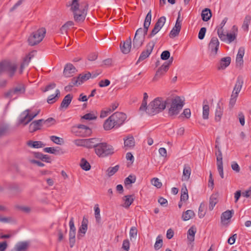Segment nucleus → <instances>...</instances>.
Listing matches in <instances>:
<instances>
[{"mask_svg": "<svg viewBox=\"0 0 251 251\" xmlns=\"http://www.w3.org/2000/svg\"><path fill=\"white\" fill-rule=\"evenodd\" d=\"M227 21V18L225 17L222 20L220 25L216 27V29L217 31V34L221 41L227 44H230L236 39L238 28L236 25H233L232 28L231 32L230 33H226V34L224 27Z\"/></svg>", "mask_w": 251, "mask_h": 251, "instance_id": "nucleus-1", "label": "nucleus"}, {"mask_svg": "<svg viewBox=\"0 0 251 251\" xmlns=\"http://www.w3.org/2000/svg\"><path fill=\"white\" fill-rule=\"evenodd\" d=\"M88 5L86 3L79 4L78 0H73L71 9L74 15V19L77 22H83L87 15Z\"/></svg>", "mask_w": 251, "mask_h": 251, "instance_id": "nucleus-2", "label": "nucleus"}, {"mask_svg": "<svg viewBox=\"0 0 251 251\" xmlns=\"http://www.w3.org/2000/svg\"><path fill=\"white\" fill-rule=\"evenodd\" d=\"M166 104V100L162 98H157L150 103L145 112L149 115H154L165 109Z\"/></svg>", "mask_w": 251, "mask_h": 251, "instance_id": "nucleus-3", "label": "nucleus"}, {"mask_svg": "<svg viewBox=\"0 0 251 251\" xmlns=\"http://www.w3.org/2000/svg\"><path fill=\"white\" fill-rule=\"evenodd\" d=\"M95 151L96 154L101 157L112 154L114 152L113 147L106 143H98Z\"/></svg>", "mask_w": 251, "mask_h": 251, "instance_id": "nucleus-4", "label": "nucleus"}, {"mask_svg": "<svg viewBox=\"0 0 251 251\" xmlns=\"http://www.w3.org/2000/svg\"><path fill=\"white\" fill-rule=\"evenodd\" d=\"M184 100L179 97H175L172 101L170 107L169 109V114L171 116L176 115L178 114L182 108Z\"/></svg>", "mask_w": 251, "mask_h": 251, "instance_id": "nucleus-5", "label": "nucleus"}, {"mask_svg": "<svg viewBox=\"0 0 251 251\" xmlns=\"http://www.w3.org/2000/svg\"><path fill=\"white\" fill-rule=\"evenodd\" d=\"M46 33L45 28H41L32 32L28 37V44L31 46L36 45L41 42Z\"/></svg>", "mask_w": 251, "mask_h": 251, "instance_id": "nucleus-6", "label": "nucleus"}, {"mask_svg": "<svg viewBox=\"0 0 251 251\" xmlns=\"http://www.w3.org/2000/svg\"><path fill=\"white\" fill-rule=\"evenodd\" d=\"M16 64L9 61H4L0 62V75L4 72L9 73L10 77H12L17 69Z\"/></svg>", "mask_w": 251, "mask_h": 251, "instance_id": "nucleus-7", "label": "nucleus"}, {"mask_svg": "<svg viewBox=\"0 0 251 251\" xmlns=\"http://www.w3.org/2000/svg\"><path fill=\"white\" fill-rule=\"evenodd\" d=\"M220 42L217 37L211 38L208 47V50L210 57L214 58L218 53Z\"/></svg>", "mask_w": 251, "mask_h": 251, "instance_id": "nucleus-8", "label": "nucleus"}, {"mask_svg": "<svg viewBox=\"0 0 251 251\" xmlns=\"http://www.w3.org/2000/svg\"><path fill=\"white\" fill-rule=\"evenodd\" d=\"M25 86L23 84H20L13 87L5 93L4 96L6 98H11L14 96L17 97L25 92Z\"/></svg>", "mask_w": 251, "mask_h": 251, "instance_id": "nucleus-9", "label": "nucleus"}, {"mask_svg": "<svg viewBox=\"0 0 251 251\" xmlns=\"http://www.w3.org/2000/svg\"><path fill=\"white\" fill-rule=\"evenodd\" d=\"M111 116L114 123L116 125V128L122 126L126 119V115L122 112H115Z\"/></svg>", "mask_w": 251, "mask_h": 251, "instance_id": "nucleus-10", "label": "nucleus"}, {"mask_svg": "<svg viewBox=\"0 0 251 251\" xmlns=\"http://www.w3.org/2000/svg\"><path fill=\"white\" fill-rule=\"evenodd\" d=\"M166 21V18L165 16H162L159 18L155 23L151 34L149 35V37L151 38L156 35L164 26Z\"/></svg>", "mask_w": 251, "mask_h": 251, "instance_id": "nucleus-11", "label": "nucleus"}, {"mask_svg": "<svg viewBox=\"0 0 251 251\" xmlns=\"http://www.w3.org/2000/svg\"><path fill=\"white\" fill-rule=\"evenodd\" d=\"M155 42L153 41H150L146 46V49L141 53L138 61H143L149 56L152 51Z\"/></svg>", "mask_w": 251, "mask_h": 251, "instance_id": "nucleus-12", "label": "nucleus"}, {"mask_svg": "<svg viewBox=\"0 0 251 251\" xmlns=\"http://www.w3.org/2000/svg\"><path fill=\"white\" fill-rule=\"evenodd\" d=\"M76 129V135L79 136H85L90 134L91 130L88 126L83 125H78L74 127Z\"/></svg>", "mask_w": 251, "mask_h": 251, "instance_id": "nucleus-13", "label": "nucleus"}, {"mask_svg": "<svg viewBox=\"0 0 251 251\" xmlns=\"http://www.w3.org/2000/svg\"><path fill=\"white\" fill-rule=\"evenodd\" d=\"M91 76V74L89 72L80 74L77 78H73L72 83L73 85H79L88 80Z\"/></svg>", "mask_w": 251, "mask_h": 251, "instance_id": "nucleus-14", "label": "nucleus"}, {"mask_svg": "<svg viewBox=\"0 0 251 251\" xmlns=\"http://www.w3.org/2000/svg\"><path fill=\"white\" fill-rule=\"evenodd\" d=\"M77 71L75 67L71 63H67L65 65L63 75L66 77H70L73 76Z\"/></svg>", "mask_w": 251, "mask_h": 251, "instance_id": "nucleus-15", "label": "nucleus"}, {"mask_svg": "<svg viewBox=\"0 0 251 251\" xmlns=\"http://www.w3.org/2000/svg\"><path fill=\"white\" fill-rule=\"evenodd\" d=\"M181 27V21L180 20V15H179L176 22V24L174 27L170 32V37L174 38L179 34Z\"/></svg>", "mask_w": 251, "mask_h": 251, "instance_id": "nucleus-16", "label": "nucleus"}, {"mask_svg": "<svg viewBox=\"0 0 251 251\" xmlns=\"http://www.w3.org/2000/svg\"><path fill=\"white\" fill-rule=\"evenodd\" d=\"M173 61V58H171V61L169 62H165L157 70L155 76L153 78V80L157 79V77H159L164 74H165L168 70L169 66Z\"/></svg>", "mask_w": 251, "mask_h": 251, "instance_id": "nucleus-17", "label": "nucleus"}, {"mask_svg": "<svg viewBox=\"0 0 251 251\" xmlns=\"http://www.w3.org/2000/svg\"><path fill=\"white\" fill-rule=\"evenodd\" d=\"M29 247V242L22 241L17 243L11 251H26Z\"/></svg>", "mask_w": 251, "mask_h": 251, "instance_id": "nucleus-18", "label": "nucleus"}, {"mask_svg": "<svg viewBox=\"0 0 251 251\" xmlns=\"http://www.w3.org/2000/svg\"><path fill=\"white\" fill-rule=\"evenodd\" d=\"M131 48V40L130 38L126 41L121 43L120 48L122 52L124 54H127L129 52Z\"/></svg>", "mask_w": 251, "mask_h": 251, "instance_id": "nucleus-19", "label": "nucleus"}, {"mask_svg": "<svg viewBox=\"0 0 251 251\" xmlns=\"http://www.w3.org/2000/svg\"><path fill=\"white\" fill-rule=\"evenodd\" d=\"M88 220L86 219L83 218L81 222V225L79 228L78 231V238L83 237L85 234L88 228Z\"/></svg>", "mask_w": 251, "mask_h": 251, "instance_id": "nucleus-20", "label": "nucleus"}, {"mask_svg": "<svg viewBox=\"0 0 251 251\" xmlns=\"http://www.w3.org/2000/svg\"><path fill=\"white\" fill-rule=\"evenodd\" d=\"M124 148L126 150L132 149L135 146L134 138L132 136H128L124 139Z\"/></svg>", "mask_w": 251, "mask_h": 251, "instance_id": "nucleus-21", "label": "nucleus"}, {"mask_svg": "<svg viewBox=\"0 0 251 251\" xmlns=\"http://www.w3.org/2000/svg\"><path fill=\"white\" fill-rule=\"evenodd\" d=\"M231 62V58L230 57H226L222 58L218 66V70H225L228 67Z\"/></svg>", "mask_w": 251, "mask_h": 251, "instance_id": "nucleus-22", "label": "nucleus"}, {"mask_svg": "<svg viewBox=\"0 0 251 251\" xmlns=\"http://www.w3.org/2000/svg\"><path fill=\"white\" fill-rule=\"evenodd\" d=\"M60 96V90L57 89L53 93L50 94L48 96V103H53L57 100Z\"/></svg>", "mask_w": 251, "mask_h": 251, "instance_id": "nucleus-23", "label": "nucleus"}, {"mask_svg": "<svg viewBox=\"0 0 251 251\" xmlns=\"http://www.w3.org/2000/svg\"><path fill=\"white\" fill-rule=\"evenodd\" d=\"M245 54V49L244 48H240L238 50L236 58V62L237 65L241 66L243 64V56Z\"/></svg>", "mask_w": 251, "mask_h": 251, "instance_id": "nucleus-24", "label": "nucleus"}, {"mask_svg": "<svg viewBox=\"0 0 251 251\" xmlns=\"http://www.w3.org/2000/svg\"><path fill=\"white\" fill-rule=\"evenodd\" d=\"M72 99L73 96L71 94H69L67 95L64 98L62 101L61 103L60 108L66 109L69 106V104L71 103Z\"/></svg>", "mask_w": 251, "mask_h": 251, "instance_id": "nucleus-25", "label": "nucleus"}, {"mask_svg": "<svg viewBox=\"0 0 251 251\" xmlns=\"http://www.w3.org/2000/svg\"><path fill=\"white\" fill-rule=\"evenodd\" d=\"M103 126L105 130H109L114 127L116 128V125L114 123L111 116L105 121Z\"/></svg>", "mask_w": 251, "mask_h": 251, "instance_id": "nucleus-26", "label": "nucleus"}, {"mask_svg": "<svg viewBox=\"0 0 251 251\" xmlns=\"http://www.w3.org/2000/svg\"><path fill=\"white\" fill-rule=\"evenodd\" d=\"M191 173V169L190 167L188 165H185L183 170L182 181H188L190 178Z\"/></svg>", "mask_w": 251, "mask_h": 251, "instance_id": "nucleus-27", "label": "nucleus"}, {"mask_svg": "<svg viewBox=\"0 0 251 251\" xmlns=\"http://www.w3.org/2000/svg\"><path fill=\"white\" fill-rule=\"evenodd\" d=\"M98 143L99 140L97 138L85 139V147L88 148H94L95 149Z\"/></svg>", "mask_w": 251, "mask_h": 251, "instance_id": "nucleus-28", "label": "nucleus"}, {"mask_svg": "<svg viewBox=\"0 0 251 251\" xmlns=\"http://www.w3.org/2000/svg\"><path fill=\"white\" fill-rule=\"evenodd\" d=\"M42 121V120H39L32 122L29 126V131L30 132H33L40 129Z\"/></svg>", "mask_w": 251, "mask_h": 251, "instance_id": "nucleus-29", "label": "nucleus"}, {"mask_svg": "<svg viewBox=\"0 0 251 251\" xmlns=\"http://www.w3.org/2000/svg\"><path fill=\"white\" fill-rule=\"evenodd\" d=\"M28 118H29V110L27 109L22 113L21 118L19 120V124H24V125L27 124L29 122H27Z\"/></svg>", "mask_w": 251, "mask_h": 251, "instance_id": "nucleus-30", "label": "nucleus"}, {"mask_svg": "<svg viewBox=\"0 0 251 251\" xmlns=\"http://www.w3.org/2000/svg\"><path fill=\"white\" fill-rule=\"evenodd\" d=\"M201 16L203 21H208L212 17L211 10L207 8L204 9L201 12Z\"/></svg>", "mask_w": 251, "mask_h": 251, "instance_id": "nucleus-31", "label": "nucleus"}, {"mask_svg": "<svg viewBox=\"0 0 251 251\" xmlns=\"http://www.w3.org/2000/svg\"><path fill=\"white\" fill-rule=\"evenodd\" d=\"M233 213L232 211L226 210L223 212L221 216V221L223 224L226 223V222L230 220L232 217Z\"/></svg>", "mask_w": 251, "mask_h": 251, "instance_id": "nucleus-32", "label": "nucleus"}, {"mask_svg": "<svg viewBox=\"0 0 251 251\" xmlns=\"http://www.w3.org/2000/svg\"><path fill=\"white\" fill-rule=\"evenodd\" d=\"M144 41L145 38L135 36L133 40V47L136 49H139L142 46Z\"/></svg>", "mask_w": 251, "mask_h": 251, "instance_id": "nucleus-33", "label": "nucleus"}, {"mask_svg": "<svg viewBox=\"0 0 251 251\" xmlns=\"http://www.w3.org/2000/svg\"><path fill=\"white\" fill-rule=\"evenodd\" d=\"M243 82L242 80L240 79H237L235 85L234 86L233 90L232 91V94H234L238 96V94L239 92L241 91V90L242 87Z\"/></svg>", "mask_w": 251, "mask_h": 251, "instance_id": "nucleus-34", "label": "nucleus"}, {"mask_svg": "<svg viewBox=\"0 0 251 251\" xmlns=\"http://www.w3.org/2000/svg\"><path fill=\"white\" fill-rule=\"evenodd\" d=\"M27 145L28 147L32 148H40L45 146L41 141H33L29 140L27 141Z\"/></svg>", "mask_w": 251, "mask_h": 251, "instance_id": "nucleus-35", "label": "nucleus"}, {"mask_svg": "<svg viewBox=\"0 0 251 251\" xmlns=\"http://www.w3.org/2000/svg\"><path fill=\"white\" fill-rule=\"evenodd\" d=\"M123 201H124V203L123 206L127 208L132 204L134 201V198L131 195H127L123 198Z\"/></svg>", "mask_w": 251, "mask_h": 251, "instance_id": "nucleus-36", "label": "nucleus"}, {"mask_svg": "<svg viewBox=\"0 0 251 251\" xmlns=\"http://www.w3.org/2000/svg\"><path fill=\"white\" fill-rule=\"evenodd\" d=\"M196 228L194 226H191L187 232V239L190 242H193L195 240V235L196 233Z\"/></svg>", "mask_w": 251, "mask_h": 251, "instance_id": "nucleus-37", "label": "nucleus"}, {"mask_svg": "<svg viewBox=\"0 0 251 251\" xmlns=\"http://www.w3.org/2000/svg\"><path fill=\"white\" fill-rule=\"evenodd\" d=\"M223 113V109L220 106L219 103L217 104L216 110H215V119L216 121L219 122L221 120V119L222 117Z\"/></svg>", "mask_w": 251, "mask_h": 251, "instance_id": "nucleus-38", "label": "nucleus"}, {"mask_svg": "<svg viewBox=\"0 0 251 251\" xmlns=\"http://www.w3.org/2000/svg\"><path fill=\"white\" fill-rule=\"evenodd\" d=\"M149 28L144 26V28H138L135 33V36H137L145 38V35H147Z\"/></svg>", "mask_w": 251, "mask_h": 251, "instance_id": "nucleus-39", "label": "nucleus"}, {"mask_svg": "<svg viewBox=\"0 0 251 251\" xmlns=\"http://www.w3.org/2000/svg\"><path fill=\"white\" fill-rule=\"evenodd\" d=\"M33 55L31 53L28 54L27 56H26L23 62L21 64L20 73L22 74L23 71V69L25 65H27L28 63L30 62L31 58L33 57Z\"/></svg>", "mask_w": 251, "mask_h": 251, "instance_id": "nucleus-40", "label": "nucleus"}, {"mask_svg": "<svg viewBox=\"0 0 251 251\" xmlns=\"http://www.w3.org/2000/svg\"><path fill=\"white\" fill-rule=\"evenodd\" d=\"M195 215V213L193 211L191 210H187L182 214V219L183 221H186L190 220Z\"/></svg>", "mask_w": 251, "mask_h": 251, "instance_id": "nucleus-41", "label": "nucleus"}, {"mask_svg": "<svg viewBox=\"0 0 251 251\" xmlns=\"http://www.w3.org/2000/svg\"><path fill=\"white\" fill-rule=\"evenodd\" d=\"M148 98V95L147 93H144L143 100L140 107V111L142 112H145L147 109V99Z\"/></svg>", "mask_w": 251, "mask_h": 251, "instance_id": "nucleus-42", "label": "nucleus"}, {"mask_svg": "<svg viewBox=\"0 0 251 251\" xmlns=\"http://www.w3.org/2000/svg\"><path fill=\"white\" fill-rule=\"evenodd\" d=\"M79 165L82 169L85 171H88L91 169L90 163L85 158L81 159Z\"/></svg>", "mask_w": 251, "mask_h": 251, "instance_id": "nucleus-43", "label": "nucleus"}, {"mask_svg": "<svg viewBox=\"0 0 251 251\" xmlns=\"http://www.w3.org/2000/svg\"><path fill=\"white\" fill-rule=\"evenodd\" d=\"M217 202L218 201L216 195L214 194L212 195L210 197L209 209L210 210H213Z\"/></svg>", "mask_w": 251, "mask_h": 251, "instance_id": "nucleus-44", "label": "nucleus"}, {"mask_svg": "<svg viewBox=\"0 0 251 251\" xmlns=\"http://www.w3.org/2000/svg\"><path fill=\"white\" fill-rule=\"evenodd\" d=\"M251 16L250 15H247L245 17V19L244 20V22L243 25L242 26V28L244 30L248 31L249 30V26L251 23Z\"/></svg>", "mask_w": 251, "mask_h": 251, "instance_id": "nucleus-45", "label": "nucleus"}, {"mask_svg": "<svg viewBox=\"0 0 251 251\" xmlns=\"http://www.w3.org/2000/svg\"><path fill=\"white\" fill-rule=\"evenodd\" d=\"M74 22L73 21H68L64 25L62 26L60 28L61 33L64 34L66 33L68 29L74 25Z\"/></svg>", "mask_w": 251, "mask_h": 251, "instance_id": "nucleus-46", "label": "nucleus"}, {"mask_svg": "<svg viewBox=\"0 0 251 251\" xmlns=\"http://www.w3.org/2000/svg\"><path fill=\"white\" fill-rule=\"evenodd\" d=\"M209 106L208 104H203L202 106V118L207 120L209 118Z\"/></svg>", "mask_w": 251, "mask_h": 251, "instance_id": "nucleus-47", "label": "nucleus"}, {"mask_svg": "<svg viewBox=\"0 0 251 251\" xmlns=\"http://www.w3.org/2000/svg\"><path fill=\"white\" fill-rule=\"evenodd\" d=\"M119 169V165H116L113 167L108 168L106 171L107 176H112L118 171Z\"/></svg>", "mask_w": 251, "mask_h": 251, "instance_id": "nucleus-48", "label": "nucleus"}, {"mask_svg": "<svg viewBox=\"0 0 251 251\" xmlns=\"http://www.w3.org/2000/svg\"><path fill=\"white\" fill-rule=\"evenodd\" d=\"M163 245V240L160 235H158L156 238V241L154 245V248L155 250L160 249Z\"/></svg>", "mask_w": 251, "mask_h": 251, "instance_id": "nucleus-49", "label": "nucleus"}, {"mask_svg": "<svg viewBox=\"0 0 251 251\" xmlns=\"http://www.w3.org/2000/svg\"><path fill=\"white\" fill-rule=\"evenodd\" d=\"M215 148L217 149V151L215 152L216 156V160L217 162H223L222 153L219 145H216Z\"/></svg>", "mask_w": 251, "mask_h": 251, "instance_id": "nucleus-50", "label": "nucleus"}, {"mask_svg": "<svg viewBox=\"0 0 251 251\" xmlns=\"http://www.w3.org/2000/svg\"><path fill=\"white\" fill-rule=\"evenodd\" d=\"M151 20V11L150 10L145 19L144 26L149 27Z\"/></svg>", "mask_w": 251, "mask_h": 251, "instance_id": "nucleus-51", "label": "nucleus"}, {"mask_svg": "<svg viewBox=\"0 0 251 251\" xmlns=\"http://www.w3.org/2000/svg\"><path fill=\"white\" fill-rule=\"evenodd\" d=\"M129 237L131 240L136 239L137 236V229L135 226H132L129 230Z\"/></svg>", "mask_w": 251, "mask_h": 251, "instance_id": "nucleus-52", "label": "nucleus"}, {"mask_svg": "<svg viewBox=\"0 0 251 251\" xmlns=\"http://www.w3.org/2000/svg\"><path fill=\"white\" fill-rule=\"evenodd\" d=\"M95 216L96 220L98 222L100 220V209L98 204H96L94 206Z\"/></svg>", "mask_w": 251, "mask_h": 251, "instance_id": "nucleus-53", "label": "nucleus"}, {"mask_svg": "<svg viewBox=\"0 0 251 251\" xmlns=\"http://www.w3.org/2000/svg\"><path fill=\"white\" fill-rule=\"evenodd\" d=\"M8 126L6 125H0V137L4 136L8 131Z\"/></svg>", "mask_w": 251, "mask_h": 251, "instance_id": "nucleus-54", "label": "nucleus"}, {"mask_svg": "<svg viewBox=\"0 0 251 251\" xmlns=\"http://www.w3.org/2000/svg\"><path fill=\"white\" fill-rule=\"evenodd\" d=\"M151 184L157 188H160L162 187V184L159 179L157 177H154L151 179Z\"/></svg>", "mask_w": 251, "mask_h": 251, "instance_id": "nucleus-55", "label": "nucleus"}, {"mask_svg": "<svg viewBox=\"0 0 251 251\" xmlns=\"http://www.w3.org/2000/svg\"><path fill=\"white\" fill-rule=\"evenodd\" d=\"M217 170L219 174L222 178L224 177V171H223V162H217Z\"/></svg>", "mask_w": 251, "mask_h": 251, "instance_id": "nucleus-56", "label": "nucleus"}, {"mask_svg": "<svg viewBox=\"0 0 251 251\" xmlns=\"http://www.w3.org/2000/svg\"><path fill=\"white\" fill-rule=\"evenodd\" d=\"M136 181V176L134 175H129L125 180V185H129L133 183Z\"/></svg>", "mask_w": 251, "mask_h": 251, "instance_id": "nucleus-57", "label": "nucleus"}, {"mask_svg": "<svg viewBox=\"0 0 251 251\" xmlns=\"http://www.w3.org/2000/svg\"><path fill=\"white\" fill-rule=\"evenodd\" d=\"M50 139L52 142L57 145H61L64 142L63 138L56 136H51Z\"/></svg>", "mask_w": 251, "mask_h": 251, "instance_id": "nucleus-58", "label": "nucleus"}, {"mask_svg": "<svg viewBox=\"0 0 251 251\" xmlns=\"http://www.w3.org/2000/svg\"><path fill=\"white\" fill-rule=\"evenodd\" d=\"M34 156L36 158L39 159L42 161L47 162V156L40 152H34Z\"/></svg>", "mask_w": 251, "mask_h": 251, "instance_id": "nucleus-59", "label": "nucleus"}, {"mask_svg": "<svg viewBox=\"0 0 251 251\" xmlns=\"http://www.w3.org/2000/svg\"><path fill=\"white\" fill-rule=\"evenodd\" d=\"M82 118L86 120H93L97 118V116L93 113H89L85 114Z\"/></svg>", "mask_w": 251, "mask_h": 251, "instance_id": "nucleus-60", "label": "nucleus"}, {"mask_svg": "<svg viewBox=\"0 0 251 251\" xmlns=\"http://www.w3.org/2000/svg\"><path fill=\"white\" fill-rule=\"evenodd\" d=\"M188 199V194L187 192V190L186 187H185V189L183 188L182 189V193L180 196V200L181 201H186Z\"/></svg>", "mask_w": 251, "mask_h": 251, "instance_id": "nucleus-61", "label": "nucleus"}, {"mask_svg": "<svg viewBox=\"0 0 251 251\" xmlns=\"http://www.w3.org/2000/svg\"><path fill=\"white\" fill-rule=\"evenodd\" d=\"M130 248V243L128 239L124 240L122 244V249L125 251H128Z\"/></svg>", "mask_w": 251, "mask_h": 251, "instance_id": "nucleus-62", "label": "nucleus"}, {"mask_svg": "<svg viewBox=\"0 0 251 251\" xmlns=\"http://www.w3.org/2000/svg\"><path fill=\"white\" fill-rule=\"evenodd\" d=\"M204 208V204L203 203H201L200 205V207L199 208V213H198L199 217L200 218H203L205 215V213L204 212H203Z\"/></svg>", "mask_w": 251, "mask_h": 251, "instance_id": "nucleus-63", "label": "nucleus"}, {"mask_svg": "<svg viewBox=\"0 0 251 251\" xmlns=\"http://www.w3.org/2000/svg\"><path fill=\"white\" fill-rule=\"evenodd\" d=\"M170 53L168 50L163 51L161 54L160 57L162 60H166L169 58Z\"/></svg>", "mask_w": 251, "mask_h": 251, "instance_id": "nucleus-64", "label": "nucleus"}]
</instances>
